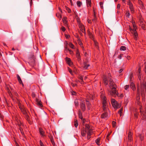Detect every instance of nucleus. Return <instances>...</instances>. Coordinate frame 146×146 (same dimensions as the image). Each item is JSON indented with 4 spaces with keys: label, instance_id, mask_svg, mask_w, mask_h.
<instances>
[{
    "label": "nucleus",
    "instance_id": "32",
    "mask_svg": "<svg viewBox=\"0 0 146 146\" xmlns=\"http://www.w3.org/2000/svg\"><path fill=\"white\" fill-rule=\"evenodd\" d=\"M129 85H126L124 86V88L125 90H127V89L129 88Z\"/></svg>",
    "mask_w": 146,
    "mask_h": 146
},
{
    "label": "nucleus",
    "instance_id": "30",
    "mask_svg": "<svg viewBox=\"0 0 146 146\" xmlns=\"http://www.w3.org/2000/svg\"><path fill=\"white\" fill-rule=\"evenodd\" d=\"M74 103L76 106H78V102L77 100H76L74 102Z\"/></svg>",
    "mask_w": 146,
    "mask_h": 146
},
{
    "label": "nucleus",
    "instance_id": "47",
    "mask_svg": "<svg viewBox=\"0 0 146 146\" xmlns=\"http://www.w3.org/2000/svg\"><path fill=\"white\" fill-rule=\"evenodd\" d=\"M94 19H93V21H94V20H96V15L95 14V13L94 12Z\"/></svg>",
    "mask_w": 146,
    "mask_h": 146
},
{
    "label": "nucleus",
    "instance_id": "48",
    "mask_svg": "<svg viewBox=\"0 0 146 146\" xmlns=\"http://www.w3.org/2000/svg\"><path fill=\"white\" fill-rule=\"evenodd\" d=\"M71 84H72V86L73 87H74V86H75L76 85V84H74L73 83H71Z\"/></svg>",
    "mask_w": 146,
    "mask_h": 146
},
{
    "label": "nucleus",
    "instance_id": "63",
    "mask_svg": "<svg viewBox=\"0 0 146 146\" xmlns=\"http://www.w3.org/2000/svg\"><path fill=\"white\" fill-rule=\"evenodd\" d=\"M70 3L72 5V0H70Z\"/></svg>",
    "mask_w": 146,
    "mask_h": 146
},
{
    "label": "nucleus",
    "instance_id": "1",
    "mask_svg": "<svg viewBox=\"0 0 146 146\" xmlns=\"http://www.w3.org/2000/svg\"><path fill=\"white\" fill-rule=\"evenodd\" d=\"M111 88V90L109 91L110 94L112 96H116L118 95V93L116 89V85L113 82H110V83Z\"/></svg>",
    "mask_w": 146,
    "mask_h": 146
},
{
    "label": "nucleus",
    "instance_id": "54",
    "mask_svg": "<svg viewBox=\"0 0 146 146\" xmlns=\"http://www.w3.org/2000/svg\"><path fill=\"white\" fill-rule=\"evenodd\" d=\"M80 79L81 80H82V81H83V78L82 77H80Z\"/></svg>",
    "mask_w": 146,
    "mask_h": 146
},
{
    "label": "nucleus",
    "instance_id": "3",
    "mask_svg": "<svg viewBox=\"0 0 146 146\" xmlns=\"http://www.w3.org/2000/svg\"><path fill=\"white\" fill-rule=\"evenodd\" d=\"M101 97L103 100V110L105 111L107 108L106 100V98L104 96H102Z\"/></svg>",
    "mask_w": 146,
    "mask_h": 146
},
{
    "label": "nucleus",
    "instance_id": "49",
    "mask_svg": "<svg viewBox=\"0 0 146 146\" xmlns=\"http://www.w3.org/2000/svg\"><path fill=\"white\" fill-rule=\"evenodd\" d=\"M122 55L121 54L118 57V58L120 59H121V57H122Z\"/></svg>",
    "mask_w": 146,
    "mask_h": 146
},
{
    "label": "nucleus",
    "instance_id": "62",
    "mask_svg": "<svg viewBox=\"0 0 146 146\" xmlns=\"http://www.w3.org/2000/svg\"><path fill=\"white\" fill-rule=\"evenodd\" d=\"M87 78V77L85 76L84 78V79L85 80Z\"/></svg>",
    "mask_w": 146,
    "mask_h": 146
},
{
    "label": "nucleus",
    "instance_id": "18",
    "mask_svg": "<svg viewBox=\"0 0 146 146\" xmlns=\"http://www.w3.org/2000/svg\"><path fill=\"white\" fill-rule=\"evenodd\" d=\"M39 132L40 134L43 136H44V132L43 131V129L42 128H40L39 129Z\"/></svg>",
    "mask_w": 146,
    "mask_h": 146
},
{
    "label": "nucleus",
    "instance_id": "26",
    "mask_svg": "<svg viewBox=\"0 0 146 146\" xmlns=\"http://www.w3.org/2000/svg\"><path fill=\"white\" fill-rule=\"evenodd\" d=\"M100 138H98L96 140V142L97 144V145H99L100 144H99V141L100 140Z\"/></svg>",
    "mask_w": 146,
    "mask_h": 146
},
{
    "label": "nucleus",
    "instance_id": "45",
    "mask_svg": "<svg viewBox=\"0 0 146 146\" xmlns=\"http://www.w3.org/2000/svg\"><path fill=\"white\" fill-rule=\"evenodd\" d=\"M115 123L116 122H115L114 121L112 122V124L113 127H115Z\"/></svg>",
    "mask_w": 146,
    "mask_h": 146
},
{
    "label": "nucleus",
    "instance_id": "15",
    "mask_svg": "<svg viewBox=\"0 0 146 146\" xmlns=\"http://www.w3.org/2000/svg\"><path fill=\"white\" fill-rule=\"evenodd\" d=\"M83 65V67L85 69H87L90 66L89 64H87L85 62L84 63Z\"/></svg>",
    "mask_w": 146,
    "mask_h": 146
},
{
    "label": "nucleus",
    "instance_id": "36",
    "mask_svg": "<svg viewBox=\"0 0 146 146\" xmlns=\"http://www.w3.org/2000/svg\"><path fill=\"white\" fill-rule=\"evenodd\" d=\"M66 9L69 13H70V12L71 10L68 7H66Z\"/></svg>",
    "mask_w": 146,
    "mask_h": 146
},
{
    "label": "nucleus",
    "instance_id": "11",
    "mask_svg": "<svg viewBox=\"0 0 146 146\" xmlns=\"http://www.w3.org/2000/svg\"><path fill=\"white\" fill-rule=\"evenodd\" d=\"M79 27L80 29V30L83 32H85V29L83 25L80 24L79 25Z\"/></svg>",
    "mask_w": 146,
    "mask_h": 146
},
{
    "label": "nucleus",
    "instance_id": "35",
    "mask_svg": "<svg viewBox=\"0 0 146 146\" xmlns=\"http://www.w3.org/2000/svg\"><path fill=\"white\" fill-rule=\"evenodd\" d=\"M68 70H69V72L70 73V74H72V71L70 69V68H69L68 67Z\"/></svg>",
    "mask_w": 146,
    "mask_h": 146
},
{
    "label": "nucleus",
    "instance_id": "29",
    "mask_svg": "<svg viewBox=\"0 0 146 146\" xmlns=\"http://www.w3.org/2000/svg\"><path fill=\"white\" fill-rule=\"evenodd\" d=\"M77 5L79 7H80L81 6V3L80 1H78L77 2Z\"/></svg>",
    "mask_w": 146,
    "mask_h": 146
},
{
    "label": "nucleus",
    "instance_id": "52",
    "mask_svg": "<svg viewBox=\"0 0 146 146\" xmlns=\"http://www.w3.org/2000/svg\"><path fill=\"white\" fill-rule=\"evenodd\" d=\"M120 8V5L119 4H118L117 5V8L118 9H119Z\"/></svg>",
    "mask_w": 146,
    "mask_h": 146
},
{
    "label": "nucleus",
    "instance_id": "44",
    "mask_svg": "<svg viewBox=\"0 0 146 146\" xmlns=\"http://www.w3.org/2000/svg\"><path fill=\"white\" fill-rule=\"evenodd\" d=\"M126 14H127V16L128 17L130 15V13H129V12H128V11L127 12Z\"/></svg>",
    "mask_w": 146,
    "mask_h": 146
},
{
    "label": "nucleus",
    "instance_id": "21",
    "mask_svg": "<svg viewBox=\"0 0 146 146\" xmlns=\"http://www.w3.org/2000/svg\"><path fill=\"white\" fill-rule=\"evenodd\" d=\"M19 108L23 112V113L24 114H26V111H25L23 107L21 106H19Z\"/></svg>",
    "mask_w": 146,
    "mask_h": 146
},
{
    "label": "nucleus",
    "instance_id": "56",
    "mask_svg": "<svg viewBox=\"0 0 146 146\" xmlns=\"http://www.w3.org/2000/svg\"><path fill=\"white\" fill-rule=\"evenodd\" d=\"M139 70V73H140V68H139V70Z\"/></svg>",
    "mask_w": 146,
    "mask_h": 146
},
{
    "label": "nucleus",
    "instance_id": "31",
    "mask_svg": "<svg viewBox=\"0 0 146 146\" xmlns=\"http://www.w3.org/2000/svg\"><path fill=\"white\" fill-rule=\"evenodd\" d=\"M51 143H52V144L54 146H55V143L53 139H51Z\"/></svg>",
    "mask_w": 146,
    "mask_h": 146
},
{
    "label": "nucleus",
    "instance_id": "10",
    "mask_svg": "<svg viewBox=\"0 0 146 146\" xmlns=\"http://www.w3.org/2000/svg\"><path fill=\"white\" fill-rule=\"evenodd\" d=\"M108 115L106 112H105L101 115V118L105 119L108 117Z\"/></svg>",
    "mask_w": 146,
    "mask_h": 146
},
{
    "label": "nucleus",
    "instance_id": "2",
    "mask_svg": "<svg viewBox=\"0 0 146 146\" xmlns=\"http://www.w3.org/2000/svg\"><path fill=\"white\" fill-rule=\"evenodd\" d=\"M85 131L87 134V139H89L90 138V136L92 133V129L90 128V127L88 124H86L85 125Z\"/></svg>",
    "mask_w": 146,
    "mask_h": 146
},
{
    "label": "nucleus",
    "instance_id": "58",
    "mask_svg": "<svg viewBox=\"0 0 146 146\" xmlns=\"http://www.w3.org/2000/svg\"><path fill=\"white\" fill-rule=\"evenodd\" d=\"M130 57V56H127V59H129V58Z\"/></svg>",
    "mask_w": 146,
    "mask_h": 146
},
{
    "label": "nucleus",
    "instance_id": "22",
    "mask_svg": "<svg viewBox=\"0 0 146 146\" xmlns=\"http://www.w3.org/2000/svg\"><path fill=\"white\" fill-rule=\"evenodd\" d=\"M128 138L129 140H131L132 133L131 132H129L128 134Z\"/></svg>",
    "mask_w": 146,
    "mask_h": 146
},
{
    "label": "nucleus",
    "instance_id": "60",
    "mask_svg": "<svg viewBox=\"0 0 146 146\" xmlns=\"http://www.w3.org/2000/svg\"><path fill=\"white\" fill-rule=\"evenodd\" d=\"M83 82V81H82V80H81V81H80V82L82 84V82Z\"/></svg>",
    "mask_w": 146,
    "mask_h": 146
},
{
    "label": "nucleus",
    "instance_id": "43",
    "mask_svg": "<svg viewBox=\"0 0 146 146\" xmlns=\"http://www.w3.org/2000/svg\"><path fill=\"white\" fill-rule=\"evenodd\" d=\"M108 80H109L110 83V82H112V80H111V79L110 77L108 78Z\"/></svg>",
    "mask_w": 146,
    "mask_h": 146
},
{
    "label": "nucleus",
    "instance_id": "57",
    "mask_svg": "<svg viewBox=\"0 0 146 146\" xmlns=\"http://www.w3.org/2000/svg\"><path fill=\"white\" fill-rule=\"evenodd\" d=\"M120 97H123V95L122 94L120 95Z\"/></svg>",
    "mask_w": 146,
    "mask_h": 146
},
{
    "label": "nucleus",
    "instance_id": "59",
    "mask_svg": "<svg viewBox=\"0 0 146 146\" xmlns=\"http://www.w3.org/2000/svg\"><path fill=\"white\" fill-rule=\"evenodd\" d=\"M130 9V10L131 11H133V8H131V9Z\"/></svg>",
    "mask_w": 146,
    "mask_h": 146
},
{
    "label": "nucleus",
    "instance_id": "39",
    "mask_svg": "<svg viewBox=\"0 0 146 146\" xmlns=\"http://www.w3.org/2000/svg\"><path fill=\"white\" fill-rule=\"evenodd\" d=\"M123 110V109L121 108L120 110L119 111V113H120V116L121 115V114L122 113L121 111Z\"/></svg>",
    "mask_w": 146,
    "mask_h": 146
},
{
    "label": "nucleus",
    "instance_id": "46",
    "mask_svg": "<svg viewBox=\"0 0 146 146\" xmlns=\"http://www.w3.org/2000/svg\"><path fill=\"white\" fill-rule=\"evenodd\" d=\"M123 71V69H120L119 71V73H121V72H122Z\"/></svg>",
    "mask_w": 146,
    "mask_h": 146
},
{
    "label": "nucleus",
    "instance_id": "23",
    "mask_svg": "<svg viewBox=\"0 0 146 146\" xmlns=\"http://www.w3.org/2000/svg\"><path fill=\"white\" fill-rule=\"evenodd\" d=\"M126 49V47L124 46H121L120 48V50H125Z\"/></svg>",
    "mask_w": 146,
    "mask_h": 146
},
{
    "label": "nucleus",
    "instance_id": "25",
    "mask_svg": "<svg viewBox=\"0 0 146 146\" xmlns=\"http://www.w3.org/2000/svg\"><path fill=\"white\" fill-rule=\"evenodd\" d=\"M76 56L79 59L80 58V55L79 53V52L78 51H77L76 52Z\"/></svg>",
    "mask_w": 146,
    "mask_h": 146
},
{
    "label": "nucleus",
    "instance_id": "42",
    "mask_svg": "<svg viewBox=\"0 0 146 146\" xmlns=\"http://www.w3.org/2000/svg\"><path fill=\"white\" fill-rule=\"evenodd\" d=\"M61 29L63 31H64L65 30V29L64 27H62Z\"/></svg>",
    "mask_w": 146,
    "mask_h": 146
},
{
    "label": "nucleus",
    "instance_id": "12",
    "mask_svg": "<svg viewBox=\"0 0 146 146\" xmlns=\"http://www.w3.org/2000/svg\"><path fill=\"white\" fill-rule=\"evenodd\" d=\"M66 60L67 62L69 64V65L70 66L71 65V62L70 59L68 57H66Z\"/></svg>",
    "mask_w": 146,
    "mask_h": 146
},
{
    "label": "nucleus",
    "instance_id": "24",
    "mask_svg": "<svg viewBox=\"0 0 146 146\" xmlns=\"http://www.w3.org/2000/svg\"><path fill=\"white\" fill-rule=\"evenodd\" d=\"M141 25V27L143 29H145V25L142 22H141L140 23Z\"/></svg>",
    "mask_w": 146,
    "mask_h": 146
},
{
    "label": "nucleus",
    "instance_id": "16",
    "mask_svg": "<svg viewBox=\"0 0 146 146\" xmlns=\"http://www.w3.org/2000/svg\"><path fill=\"white\" fill-rule=\"evenodd\" d=\"M36 102L37 104L40 106L42 107V105L40 103V101L38 99H36Z\"/></svg>",
    "mask_w": 146,
    "mask_h": 146
},
{
    "label": "nucleus",
    "instance_id": "61",
    "mask_svg": "<svg viewBox=\"0 0 146 146\" xmlns=\"http://www.w3.org/2000/svg\"><path fill=\"white\" fill-rule=\"evenodd\" d=\"M12 50H15V49L14 48H13L12 49Z\"/></svg>",
    "mask_w": 146,
    "mask_h": 146
},
{
    "label": "nucleus",
    "instance_id": "6",
    "mask_svg": "<svg viewBox=\"0 0 146 146\" xmlns=\"http://www.w3.org/2000/svg\"><path fill=\"white\" fill-rule=\"evenodd\" d=\"M35 58L34 56H33L32 58L30 59L29 63L33 65L35 64Z\"/></svg>",
    "mask_w": 146,
    "mask_h": 146
},
{
    "label": "nucleus",
    "instance_id": "38",
    "mask_svg": "<svg viewBox=\"0 0 146 146\" xmlns=\"http://www.w3.org/2000/svg\"><path fill=\"white\" fill-rule=\"evenodd\" d=\"M25 114L26 115V118L27 120H28V121H29V116L28 115H27L26 113Z\"/></svg>",
    "mask_w": 146,
    "mask_h": 146
},
{
    "label": "nucleus",
    "instance_id": "14",
    "mask_svg": "<svg viewBox=\"0 0 146 146\" xmlns=\"http://www.w3.org/2000/svg\"><path fill=\"white\" fill-rule=\"evenodd\" d=\"M130 87L133 90H135L136 88L133 83H131L130 85Z\"/></svg>",
    "mask_w": 146,
    "mask_h": 146
},
{
    "label": "nucleus",
    "instance_id": "53",
    "mask_svg": "<svg viewBox=\"0 0 146 146\" xmlns=\"http://www.w3.org/2000/svg\"><path fill=\"white\" fill-rule=\"evenodd\" d=\"M145 72H146V62L145 63Z\"/></svg>",
    "mask_w": 146,
    "mask_h": 146
},
{
    "label": "nucleus",
    "instance_id": "64",
    "mask_svg": "<svg viewBox=\"0 0 146 146\" xmlns=\"http://www.w3.org/2000/svg\"><path fill=\"white\" fill-rule=\"evenodd\" d=\"M139 99V97H137V100H138Z\"/></svg>",
    "mask_w": 146,
    "mask_h": 146
},
{
    "label": "nucleus",
    "instance_id": "7",
    "mask_svg": "<svg viewBox=\"0 0 146 146\" xmlns=\"http://www.w3.org/2000/svg\"><path fill=\"white\" fill-rule=\"evenodd\" d=\"M80 107L83 111H84L85 109V105L84 102H82L80 104Z\"/></svg>",
    "mask_w": 146,
    "mask_h": 146
},
{
    "label": "nucleus",
    "instance_id": "55",
    "mask_svg": "<svg viewBox=\"0 0 146 146\" xmlns=\"http://www.w3.org/2000/svg\"><path fill=\"white\" fill-rule=\"evenodd\" d=\"M79 44L80 45H81L82 44V43L81 42H79Z\"/></svg>",
    "mask_w": 146,
    "mask_h": 146
},
{
    "label": "nucleus",
    "instance_id": "4",
    "mask_svg": "<svg viewBox=\"0 0 146 146\" xmlns=\"http://www.w3.org/2000/svg\"><path fill=\"white\" fill-rule=\"evenodd\" d=\"M111 103L112 104V105L113 106V107L115 109H117L118 108H119L120 105H119L117 102L116 101L115 99H112L111 100Z\"/></svg>",
    "mask_w": 146,
    "mask_h": 146
},
{
    "label": "nucleus",
    "instance_id": "50",
    "mask_svg": "<svg viewBox=\"0 0 146 146\" xmlns=\"http://www.w3.org/2000/svg\"><path fill=\"white\" fill-rule=\"evenodd\" d=\"M76 92H75L73 91L72 92V95H74L76 93Z\"/></svg>",
    "mask_w": 146,
    "mask_h": 146
},
{
    "label": "nucleus",
    "instance_id": "19",
    "mask_svg": "<svg viewBox=\"0 0 146 146\" xmlns=\"http://www.w3.org/2000/svg\"><path fill=\"white\" fill-rule=\"evenodd\" d=\"M87 7H89L91 6V1L89 0H86Z\"/></svg>",
    "mask_w": 146,
    "mask_h": 146
},
{
    "label": "nucleus",
    "instance_id": "13",
    "mask_svg": "<svg viewBox=\"0 0 146 146\" xmlns=\"http://www.w3.org/2000/svg\"><path fill=\"white\" fill-rule=\"evenodd\" d=\"M17 78L18 80L19 83L20 84H22L23 86H24V85L22 83V82L21 79V78L20 77L18 74L17 75Z\"/></svg>",
    "mask_w": 146,
    "mask_h": 146
},
{
    "label": "nucleus",
    "instance_id": "9",
    "mask_svg": "<svg viewBox=\"0 0 146 146\" xmlns=\"http://www.w3.org/2000/svg\"><path fill=\"white\" fill-rule=\"evenodd\" d=\"M103 78V81L104 84L106 85H108V79L105 76H104Z\"/></svg>",
    "mask_w": 146,
    "mask_h": 146
},
{
    "label": "nucleus",
    "instance_id": "17",
    "mask_svg": "<svg viewBox=\"0 0 146 146\" xmlns=\"http://www.w3.org/2000/svg\"><path fill=\"white\" fill-rule=\"evenodd\" d=\"M85 129L82 130L81 133L82 136H85L86 135V132H85Z\"/></svg>",
    "mask_w": 146,
    "mask_h": 146
},
{
    "label": "nucleus",
    "instance_id": "34",
    "mask_svg": "<svg viewBox=\"0 0 146 146\" xmlns=\"http://www.w3.org/2000/svg\"><path fill=\"white\" fill-rule=\"evenodd\" d=\"M62 20L64 23L65 24H66L67 23L66 19L65 18H63Z\"/></svg>",
    "mask_w": 146,
    "mask_h": 146
},
{
    "label": "nucleus",
    "instance_id": "51",
    "mask_svg": "<svg viewBox=\"0 0 146 146\" xmlns=\"http://www.w3.org/2000/svg\"><path fill=\"white\" fill-rule=\"evenodd\" d=\"M70 37V36L69 35H66V37L67 38H69Z\"/></svg>",
    "mask_w": 146,
    "mask_h": 146
},
{
    "label": "nucleus",
    "instance_id": "27",
    "mask_svg": "<svg viewBox=\"0 0 146 146\" xmlns=\"http://www.w3.org/2000/svg\"><path fill=\"white\" fill-rule=\"evenodd\" d=\"M78 123H77V120H75V121H74V125H75V126L76 127L77 126H78Z\"/></svg>",
    "mask_w": 146,
    "mask_h": 146
},
{
    "label": "nucleus",
    "instance_id": "37",
    "mask_svg": "<svg viewBox=\"0 0 146 146\" xmlns=\"http://www.w3.org/2000/svg\"><path fill=\"white\" fill-rule=\"evenodd\" d=\"M69 46L71 48H73L74 45L72 43H70L69 44Z\"/></svg>",
    "mask_w": 146,
    "mask_h": 146
},
{
    "label": "nucleus",
    "instance_id": "8",
    "mask_svg": "<svg viewBox=\"0 0 146 146\" xmlns=\"http://www.w3.org/2000/svg\"><path fill=\"white\" fill-rule=\"evenodd\" d=\"M79 117L80 118L82 121L83 124H84L85 122L84 119H83L81 112L80 110L79 112Z\"/></svg>",
    "mask_w": 146,
    "mask_h": 146
},
{
    "label": "nucleus",
    "instance_id": "33",
    "mask_svg": "<svg viewBox=\"0 0 146 146\" xmlns=\"http://www.w3.org/2000/svg\"><path fill=\"white\" fill-rule=\"evenodd\" d=\"M103 3L102 2H100V7H101V9L103 8Z\"/></svg>",
    "mask_w": 146,
    "mask_h": 146
},
{
    "label": "nucleus",
    "instance_id": "41",
    "mask_svg": "<svg viewBox=\"0 0 146 146\" xmlns=\"http://www.w3.org/2000/svg\"><path fill=\"white\" fill-rule=\"evenodd\" d=\"M65 48H66V50H68V51H69L70 52V53L72 52L71 50H69V49H68V48H67V47H66Z\"/></svg>",
    "mask_w": 146,
    "mask_h": 146
},
{
    "label": "nucleus",
    "instance_id": "5",
    "mask_svg": "<svg viewBox=\"0 0 146 146\" xmlns=\"http://www.w3.org/2000/svg\"><path fill=\"white\" fill-rule=\"evenodd\" d=\"M130 30L131 32L134 36V38L135 39H136L137 38V34L136 31L134 29H132L131 28H130Z\"/></svg>",
    "mask_w": 146,
    "mask_h": 146
},
{
    "label": "nucleus",
    "instance_id": "28",
    "mask_svg": "<svg viewBox=\"0 0 146 146\" xmlns=\"http://www.w3.org/2000/svg\"><path fill=\"white\" fill-rule=\"evenodd\" d=\"M129 7L130 9H131L133 8V5L130 2H129Z\"/></svg>",
    "mask_w": 146,
    "mask_h": 146
},
{
    "label": "nucleus",
    "instance_id": "40",
    "mask_svg": "<svg viewBox=\"0 0 146 146\" xmlns=\"http://www.w3.org/2000/svg\"><path fill=\"white\" fill-rule=\"evenodd\" d=\"M40 144L41 146H44V145L42 143V142L41 141H40Z\"/></svg>",
    "mask_w": 146,
    "mask_h": 146
},
{
    "label": "nucleus",
    "instance_id": "20",
    "mask_svg": "<svg viewBox=\"0 0 146 146\" xmlns=\"http://www.w3.org/2000/svg\"><path fill=\"white\" fill-rule=\"evenodd\" d=\"M86 102H87L86 103V105L88 107V110H90V103L87 100H86Z\"/></svg>",
    "mask_w": 146,
    "mask_h": 146
}]
</instances>
